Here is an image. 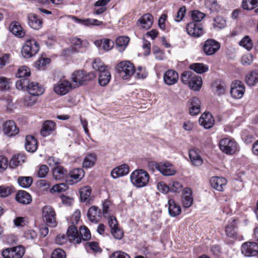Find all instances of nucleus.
Here are the masks:
<instances>
[{"label":"nucleus","mask_w":258,"mask_h":258,"mask_svg":"<svg viewBox=\"0 0 258 258\" xmlns=\"http://www.w3.org/2000/svg\"><path fill=\"white\" fill-rule=\"evenodd\" d=\"M169 190L174 192H179L183 187L182 184L178 181H172L169 184Z\"/></svg>","instance_id":"obj_49"},{"label":"nucleus","mask_w":258,"mask_h":258,"mask_svg":"<svg viewBox=\"0 0 258 258\" xmlns=\"http://www.w3.org/2000/svg\"><path fill=\"white\" fill-rule=\"evenodd\" d=\"M8 160L3 156H0V172H4L8 167Z\"/></svg>","instance_id":"obj_63"},{"label":"nucleus","mask_w":258,"mask_h":258,"mask_svg":"<svg viewBox=\"0 0 258 258\" xmlns=\"http://www.w3.org/2000/svg\"><path fill=\"white\" fill-rule=\"evenodd\" d=\"M12 193L11 188L6 185L0 186V197L5 198Z\"/></svg>","instance_id":"obj_58"},{"label":"nucleus","mask_w":258,"mask_h":258,"mask_svg":"<svg viewBox=\"0 0 258 258\" xmlns=\"http://www.w3.org/2000/svg\"><path fill=\"white\" fill-rule=\"evenodd\" d=\"M96 161V156L94 154H88L84 159L83 167L89 168L93 166Z\"/></svg>","instance_id":"obj_37"},{"label":"nucleus","mask_w":258,"mask_h":258,"mask_svg":"<svg viewBox=\"0 0 258 258\" xmlns=\"http://www.w3.org/2000/svg\"><path fill=\"white\" fill-rule=\"evenodd\" d=\"M241 253L245 256H253L258 253V244L254 242H246L242 244Z\"/></svg>","instance_id":"obj_13"},{"label":"nucleus","mask_w":258,"mask_h":258,"mask_svg":"<svg viewBox=\"0 0 258 258\" xmlns=\"http://www.w3.org/2000/svg\"><path fill=\"white\" fill-rule=\"evenodd\" d=\"M50 61V60L49 58L41 57L36 61V66L38 69H40L47 64H49Z\"/></svg>","instance_id":"obj_62"},{"label":"nucleus","mask_w":258,"mask_h":258,"mask_svg":"<svg viewBox=\"0 0 258 258\" xmlns=\"http://www.w3.org/2000/svg\"><path fill=\"white\" fill-rule=\"evenodd\" d=\"M67 235L69 240L72 243L78 244L81 242V238L77 227L74 225L69 227L67 230Z\"/></svg>","instance_id":"obj_19"},{"label":"nucleus","mask_w":258,"mask_h":258,"mask_svg":"<svg viewBox=\"0 0 258 258\" xmlns=\"http://www.w3.org/2000/svg\"><path fill=\"white\" fill-rule=\"evenodd\" d=\"M199 124L206 129L211 128L215 123V119L211 113H203L199 118Z\"/></svg>","instance_id":"obj_16"},{"label":"nucleus","mask_w":258,"mask_h":258,"mask_svg":"<svg viewBox=\"0 0 258 258\" xmlns=\"http://www.w3.org/2000/svg\"><path fill=\"white\" fill-rule=\"evenodd\" d=\"M153 17L151 14L147 13L143 15L137 21V24L142 28L148 29L152 26Z\"/></svg>","instance_id":"obj_21"},{"label":"nucleus","mask_w":258,"mask_h":258,"mask_svg":"<svg viewBox=\"0 0 258 258\" xmlns=\"http://www.w3.org/2000/svg\"><path fill=\"white\" fill-rule=\"evenodd\" d=\"M3 130L4 134L9 137L14 136L18 134L19 130L13 120H7L3 124Z\"/></svg>","instance_id":"obj_17"},{"label":"nucleus","mask_w":258,"mask_h":258,"mask_svg":"<svg viewBox=\"0 0 258 258\" xmlns=\"http://www.w3.org/2000/svg\"><path fill=\"white\" fill-rule=\"evenodd\" d=\"M149 166L154 167L164 176L173 175L176 172L175 168L169 162H151Z\"/></svg>","instance_id":"obj_7"},{"label":"nucleus","mask_w":258,"mask_h":258,"mask_svg":"<svg viewBox=\"0 0 258 258\" xmlns=\"http://www.w3.org/2000/svg\"><path fill=\"white\" fill-rule=\"evenodd\" d=\"M32 178L30 177H20L18 179L19 185L22 187L27 188L32 183Z\"/></svg>","instance_id":"obj_48"},{"label":"nucleus","mask_w":258,"mask_h":258,"mask_svg":"<svg viewBox=\"0 0 258 258\" xmlns=\"http://www.w3.org/2000/svg\"><path fill=\"white\" fill-rule=\"evenodd\" d=\"M95 77L94 73H87L82 70H77L72 74V80L76 85L80 86L91 81Z\"/></svg>","instance_id":"obj_4"},{"label":"nucleus","mask_w":258,"mask_h":258,"mask_svg":"<svg viewBox=\"0 0 258 258\" xmlns=\"http://www.w3.org/2000/svg\"><path fill=\"white\" fill-rule=\"evenodd\" d=\"M72 20L78 23H80L83 24L85 26H90V25H96L99 26L102 24V22L98 21L97 19H79L77 18L75 16L72 17Z\"/></svg>","instance_id":"obj_33"},{"label":"nucleus","mask_w":258,"mask_h":258,"mask_svg":"<svg viewBox=\"0 0 258 258\" xmlns=\"http://www.w3.org/2000/svg\"><path fill=\"white\" fill-rule=\"evenodd\" d=\"M211 186L218 191H223L227 183V180L222 177H212L210 179Z\"/></svg>","instance_id":"obj_24"},{"label":"nucleus","mask_w":258,"mask_h":258,"mask_svg":"<svg viewBox=\"0 0 258 258\" xmlns=\"http://www.w3.org/2000/svg\"><path fill=\"white\" fill-rule=\"evenodd\" d=\"M101 215L100 210L97 207L92 206L88 210L87 216L89 220L94 223H97Z\"/></svg>","instance_id":"obj_28"},{"label":"nucleus","mask_w":258,"mask_h":258,"mask_svg":"<svg viewBox=\"0 0 258 258\" xmlns=\"http://www.w3.org/2000/svg\"><path fill=\"white\" fill-rule=\"evenodd\" d=\"M51 258H66V254L63 249L56 248L52 252Z\"/></svg>","instance_id":"obj_56"},{"label":"nucleus","mask_w":258,"mask_h":258,"mask_svg":"<svg viewBox=\"0 0 258 258\" xmlns=\"http://www.w3.org/2000/svg\"><path fill=\"white\" fill-rule=\"evenodd\" d=\"M245 87L243 83L240 81L233 82L231 86L230 93L233 98H241L245 92Z\"/></svg>","instance_id":"obj_12"},{"label":"nucleus","mask_w":258,"mask_h":258,"mask_svg":"<svg viewBox=\"0 0 258 258\" xmlns=\"http://www.w3.org/2000/svg\"><path fill=\"white\" fill-rule=\"evenodd\" d=\"M220 149L226 154H232L237 150V144L235 141L229 139L225 138L219 142Z\"/></svg>","instance_id":"obj_10"},{"label":"nucleus","mask_w":258,"mask_h":258,"mask_svg":"<svg viewBox=\"0 0 258 258\" xmlns=\"http://www.w3.org/2000/svg\"><path fill=\"white\" fill-rule=\"evenodd\" d=\"M94 43L98 48L102 47V49L106 51L110 50L113 46V42L108 39L96 40Z\"/></svg>","instance_id":"obj_30"},{"label":"nucleus","mask_w":258,"mask_h":258,"mask_svg":"<svg viewBox=\"0 0 258 258\" xmlns=\"http://www.w3.org/2000/svg\"><path fill=\"white\" fill-rule=\"evenodd\" d=\"M239 45L247 50H250L253 46V43L251 40L250 39L248 36H245L239 42Z\"/></svg>","instance_id":"obj_50"},{"label":"nucleus","mask_w":258,"mask_h":258,"mask_svg":"<svg viewBox=\"0 0 258 258\" xmlns=\"http://www.w3.org/2000/svg\"><path fill=\"white\" fill-rule=\"evenodd\" d=\"M109 258H130V256L126 253L121 251H117L112 253Z\"/></svg>","instance_id":"obj_64"},{"label":"nucleus","mask_w":258,"mask_h":258,"mask_svg":"<svg viewBox=\"0 0 258 258\" xmlns=\"http://www.w3.org/2000/svg\"><path fill=\"white\" fill-rule=\"evenodd\" d=\"M28 24L34 29L38 30L41 28L42 21L34 14H30L28 16Z\"/></svg>","instance_id":"obj_26"},{"label":"nucleus","mask_w":258,"mask_h":258,"mask_svg":"<svg viewBox=\"0 0 258 258\" xmlns=\"http://www.w3.org/2000/svg\"><path fill=\"white\" fill-rule=\"evenodd\" d=\"M220 47V44L214 39H208L205 41L203 50L207 55L214 54Z\"/></svg>","instance_id":"obj_11"},{"label":"nucleus","mask_w":258,"mask_h":258,"mask_svg":"<svg viewBox=\"0 0 258 258\" xmlns=\"http://www.w3.org/2000/svg\"><path fill=\"white\" fill-rule=\"evenodd\" d=\"M111 233L113 236L117 239H121L123 235V232L118 226L111 229Z\"/></svg>","instance_id":"obj_55"},{"label":"nucleus","mask_w":258,"mask_h":258,"mask_svg":"<svg viewBox=\"0 0 258 258\" xmlns=\"http://www.w3.org/2000/svg\"><path fill=\"white\" fill-rule=\"evenodd\" d=\"M149 178L150 176L148 172L142 169L135 170L130 176L131 182L138 188L146 186L149 182Z\"/></svg>","instance_id":"obj_3"},{"label":"nucleus","mask_w":258,"mask_h":258,"mask_svg":"<svg viewBox=\"0 0 258 258\" xmlns=\"http://www.w3.org/2000/svg\"><path fill=\"white\" fill-rule=\"evenodd\" d=\"M226 25L225 20L221 17H217L214 19L213 26L215 28L221 29L224 28Z\"/></svg>","instance_id":"obj_52"},{"label":"nucleus","mask_w":258,"mask_h":258,"mask_svg":"<svg viewBox=\"0 0 258 258\" xmlns=\"http://www.w3.org/2000/svg\"><path fill=\"white\" fill-rule=\"evenodd\" d=\"M25 148L29 152H34L37 149V142L36 139L32 136H27L26 137Z\"/></svg>","instance_id":"obj_31"},{"label":"nucleus","mask_w":258,"mask_h":258,"mask_svg":"<svg viewBox=\"0 0 258 258\" xmlns=\"http://www.w3.org/2000/svg\"><path fill=\"white\" fill-rule=\"evenodd\" d=\"M30 74V70L28 67L22 66L18 70L16 75L19 78L27 79L26 77H29Z\"/></svg>","instance_id":"obj_44"},{"label":"nucleus","mask_w":258,"mask_h":258,"mask_svg":"<svg viewBox=\"0 0 258 258\" xmlns=\"http://www.w3.org/2000/svg\"><path fill=\"white\" fill-rule=\"evenodd\" d=\"M111 78V74L108 69H106L99 73L98 77V83L101 86L107 85L109 82Z\"/></svg>","instance_id":"obj_36"},{"label":"nucleus","mask_w":258,"mask_h":258,"mask_svg":"<svg viewBox=\"0 0 258 258\" xmlns=\"http://www.w3.org/2000/svg\"><path fill=\"white\" fill-rule=\"evenodd\" d=\"M66 174L67 171L60 166H56L54 168L52 172L53 176L56 180L63 178Z\"/></svg>","instance_id":"obj_40"},{"label":"nucleus","mask_w":258,"mask_h":258,"mask_svg":"<svg viewBox=\"0 0 258 258\" xmlns=\"http://www.w3.org/2000/svg\"><path fill=\"white\" fill-rule=\"evenodd\" d=\"M25 253V248L19 245L6 248L2 252L4 258H22Z\"/></svg>","instance_id":"obj_9"},{"label":"nucleus","mask_w":258,"mask_h":258,"mask_svg":"<svg viewBox=\"0 0 258 258\" xmlns=\"http://www.w3.org/2000/svg\"><path fill=\"white\" fill-rule=\"evenodd\" d=\"M193 203V197L192 196V190L189 187L184 189L182 198V204L184 208L190 207Z\"/></svg>","instance_id":"obj_22"},{"label":"nucleus","mask_w":258,"mask_h":258,"mask_svg":"<svg viewBox=\"0 0 258 258\" xmlns=\"http://www.w3.org/2000/svg\"><path fill=\"white\" fill-rule=\"evenodd\" d=\"M181 80L195 91H199L202 86V78L190 71L184 72L181 75Z\"/></svg>","instance_id":"obj_2"},{"label":"nucleus","mask_w":258,"mask_h":258,"mask_svg":"<svg viewBox=\"0 0 258 258\" xmlns=\"http://www.w3.org/2000/svg\"><path fill=\"white\" fill-rule=\"evenodd\" d=\"M55 123L51 120L45 121L41 130V135L43 137L49 136L55 130Z\"/></svg>","instance_id":"obj_27"},{"label":"nucleus","mask_w":258,"mask_h":258,"mask_svg":"<svg viewBox=\"0 0 258 258\" xmlns=\"http://www.w3.org/2000/svg\"><path fill=\"white\" fill-rule=\"evenodd\" d=\"M68 188V185L66 183L57 184L53 186L50 189V191L52 192H62L66 191Z\"/></svg>","instance_id":"obj_54"},{"label":"nucleus","mask_w":258,"mask_h":258,"mask_svg":"<svg viewBox=\"0 0 258 258\" xmlns=\"http://www.w3.org/2000/svg\"><path fill=\"white\" fill-rule=\"evenodd\" d=\"M117 70L123 80H128L135 73L134 66L128 61H123L117 66Z\"/></svg>","instance_id":"obj_6"},{"label":"nucleus","mask_w":258,"mask_h":258,"mask_svg":"<svg viewBox=\"0 0 258 258\" xmlns=\"http://www.w3.org/2000/svg\"><path fill=\"white\" fill-rule=\"evenodd\" d=\"M92 68L99 73L107 69V67L99 58H96L94 60L92 63Z\"/></svg>","instance_id":"obj_42"},{"label":"nucleus","mask_w":258,"mask_h":258,"mask_svg":"<svg viewBox=\"0 0 258 258\" xmlns=\"http://www.w3.org/2000/svg\"><path fill=\"white\" fill-rule=\"evenodd\" d=\"M16 88L18 90H26L32 96H39L44 92V88L38 83L30 81L27 79H21L16 83Z\"/></svg>","instance_id":"obj_1"},{"label":"nucleus","mask_w":258,"mask_h":258,"mask_svg":"<svg viewBox=\"0 0 258 258\" xmlns=\"http://www.w3.org/2000/svg\"><path fill=\"white\" fill-rule=\"evenodd\" d=\"M225 232L229 238L235 239L236 238L237 232L235 230V226L233 224H229L225 228Z\"/></svg>","instance_id":"obj_47"},{"label":"nucleus","mask_w":258,"mask_h":258,"mask_svg":"<svg viewBox=\"0 0 258 258\" xmlns=\"http://www.w3.org/2000/svg\"><path fill=\"white\" fill-rule=\"evenodd\" d=\"M128 172V165L126 164H124L114 168L111 171V175L112 178L116 179L127 174Z\"/></svg>","instance_id":"obj_23"},{"label":"nucleus","mask_w":258,"mask_h":258,"mask_svg":"<svg viewBox=\"0 0 258 258\" xmlns=\"http://www.w3.org/2000/svg\"><path fill=\"white\" fill-rule=\"evenodd\" d=\"M43 220L50 227H55L57 225L56 214L54 209L50 206H45L42 209Z\"/></svg>","instance_id":"obj_8"},{"label":"nucleus","mask_w":258,"mask_h":258,"mask_svg":"<svg viewBox=\"0 0 258 258\" xmlns=\"http://www.w3.org/2000/svg\"><path fill=\"white\" fill-rule=\"evenodd\" d=\"M241 62L243 65H249L253 62V56L250 53L243 55L241 58Z\"/></svg>","instance_id":"obj_57"},{"label":"nucleus","mask_w":258,"mask_h":258,"mask_svg":"<svg viewBox=\"0 0 258 258\" xmlns=\"http://www.w3.org/2000/svg\"><path fill=\"white\" fill-rule=\"evenodd\" d=\"M70 176L74 179L79 181L84 176V171L81 168L74 169L70 172Z\"/></svg>","instance_id":"obj_45"},{"label":"nucleus","mask_w":258,"mask_h":258,"mask_svg":"<svg viewBox=\"0 0 258 258\" xmlns=\"http://www.w3.org/2000/svg\"><path fill=\"white\" fill-rule=\"evenodd\" d=\"M10 31L18 37H22L25 35V32L18 22H12L9 27Z\"/></svg>","instance_id":"obj_35"},{"label":"nucleus","mask_w":258,"mask_h":258,"mask_svg":"<svg viewBox=\"0 0 258 258\" xmlns=\"http://www.w3.org/2000/svg\"><path fill=\"white\" fill-rule=\"evenodd\" d=\"M168 212L171 217L177 216L181 213V209L180 206L173 199H168Z\"/></svg>","instance_id":"obj_25"},{"label":"nucleus","mask_w":258,"mask_h":258,"mask_svg":"<svg viewBox=\"0 0 258 258\" xmlns=\"http://www.w3.org/2000/svg\"><path fill=\"white\" fill-rule=\"evenodd\" d=\"M189 113L190 115L196 116L201 112V102L200 100L196 97L191 98L189 101Z\"/></svg>","instance_id":"obj_18"},{"label":"nucleus","mask_w":258,"mask_h":258,"mask_svg":"<svg viewBox=\"0 0 258 258\" xmlns=\"http://www.w3.org/2000/svg\"><path fill=\"white\" fill-rule=\"evenodd\" d=\"M258 5V0H243L242 7L243 9L251 10Z\"/></svg>","instance_id":"obj_43"},{"label":"nucleus","mask_w":258,"mask_h":258,"mask_svg":"<svg viewBox=\"0 0 258 258\" xmlns=\"http://www.w3.org/2000/svg\"><path fill=\"white\" fill-rule=\"evenodd\" d=\"M48 171L49 169L46 165H41L37 172L38 177L40 178L45 177L48 173Z\"/></svg>","instance_id":"obj_59"},{"label":"nucleus","mask_w":258,"mask_h":258,"mask_svg":"<svg viewBox=\"0 0 258 258\" xmlns=\"http://www.w3.org/2000/svg\"><path fill=\"white\" fill-rule=\"evenodd\" d=\"M39 50V45L34 39H28L23 46L21 53L25 58H30L35 55Z\"/></svg>","instance_id":"obj_5"},{"label":"nucleus","mask_w":258,"mask_h":258,"mask_svg":"<svg viewBox=\"0 0 258 258\" xmlns=\"http://www.w3.org/2000/svg\"><path fill=\"white\" fill-rule=\"evenodd\" d=\"M206 16L204 13L199 11L195 10L191 12V17L194 22H199L201 21Z\"/></svg>","instance_id":"obj_53"},{"label":"nucleus","mask_w":258,"mask_h":258,"mask_svg":"<svg viewBox=\"0 0 258 258\" xmlns=\"http://www.w3.org/2000/svg\"><path fill=\"white\" fill-rule=\"evenodd\" d=\"M188 154L192 165L196 167H199L203 164V159L196 150L194 149L190 150Z\"/></svg>","instance_id":"obj_29"},{"label":"nucleus","mask_w":258,"mask_h":258,"mask_svg":"<svg viewBox=\"0 0 258 258\" xmlns=\"http://www.w3.org/2000/svg\"><path fill=\"white\" fill-rule=\"evenodd\" d=\"M72 85L67 80H61L59 81L54 86L53 90L55 93L59 95H64L71 90Z\"/></svg>","instance_id":"obj_15"},{"label":"nucleus","mask_w":258,"mask_h":258,"mask_svg":"<svg viewBox=\"0 0 258 258\" xmlns=\"http://www.w3.org/2000/svg\"><path fill=\"white\" fill-rule=\"evenodd\" d=\"M26 157L23 154H18L14 156L10 162V167L11 168H15L21 163L24 162Z\"/></svg>","instance_id":"obj_38"},{"label":"nucleus","mask_w":258,"mask_h":258,"mask_svg":"<svg viewBox=\"0 0 258 258\" xmlns=\"http://www.w3.org/2000/svg\"><path fill=\"white\" fill-rule=\"evenodd\" d=\"M130 39L126 36L118 37L116 40V44L120 51H123L127 45Z\"/></svg>","instance_id":"obj_41"},{"label":"nucleus","mask_w":258,"mask_h":258,"mask_svg":"<svg viewBox=\"0 0 258 258\" xmlns=\"http://www.w3.org/2000/svg\"><path fill=\"white\" fill-rule=\"evenodd\" d=\"M178 74L172 70L166 71L163 76L165 83L168 85H172L176 83L178 80Z\"/></svg>","instance_id":"obj_20"},{"label":"nucleus","mask_w":258,"mask_h":258,"mask_svg":"<svg viewBox=\"0 0 258 258\" xmlns=\"http://www.w3.org/2000/svg\"><path fill=\"white\" fill-rule=\"evenodd\" d=\"M186 30L189 35L194 37H200L204 34V30L201 24L191 22L186 25Z\"/></svg>","instance_id":"obj_14"},{"label":"nucleus","mask_w":258,"mask_h":258,"mask_svg":"<svg viewBox=\"0 0 258 258\" xmlns=\"http://www.w3.org/2000/svg\"><path fill=\"white\" fill-rule=\"evenodd\" d=\"M91 188L90 186H85L80 189V198L82 202H85L90 197Z\"/></svg>","instance_id":"obj_46"},{"label":"nucleus","mask_w":258,"mask_h":258,"mask_svg":"<svg viewBox=\"0 0 258 258\" xmlns=\"http://www.w3.org/2000/svg\"><path fill=\"white\" fill-rule=\"evenodd\" d=\"M186 11V7L185 6L181 7L178 11L177 15L175 19V21L178 22H180L184 18Z\"/></svg>","instance_id":"obj_61"},{"label":"nucleus","mask_w":258,"mask_h":258,"mask_svg":"<svg viewBox=\"0 0 258 258\" xmlns=\"http://www.w3.org/2000/svg\"><path fill=\"white\" fill-rule=\"evenodd\" d=\"M190 69L198 74H202L208 71V67L203 63H195L190 66Z\"/></svg>","instance_id":"obj_39"},{"label":"nucleus","mask_w":258,"mask_h":258,"mask_svg":"<svg viewBox=\"0 0 258 258\" xmlns=\"http://www.w3.org/2000/svg\"><path fill=\"white\" fill-rule=\"evenodd\" d=\"M158 190L163 194H166L169 191V185H167L165 182L161 181L157 184Z\"/></svg>","instance_id":"obj_60"},{"label":"nucleus","mask_w":258,"mask_h":258,"mask_svg":"<svg viewBox=\"0 0 258 258\" xmlns=\"http://www.w3.org/2000/svg\"><path fill=\"white\" fill-rule=\"evenodd\" d=\"M79 234L81 240H88L91 238L90 232L88 228L85 226L80 228Z\"/></svg>","instance_id":"obj_51"},{"label":"nucleus","mask_w":258,"mask_h":258,"mask_svg":"<svg viewBox=\"0 0 258 258\" xmlns=\"http://www.w3.org/2000/svg\"><path fill=\"white\" fill-rule=\"evenodd\" d=\"M16 199L23 204H28L32 201L31 195L24 190L19 191L16 195Z\"/></svg>","instance_id":"obj_32"},{"label":"nucleus","mask_w":258,"mask_h":258,"mask_svg":"<svg viewBox=\"0 0 258 258\" xmlns=\"http://www.w3.org/2000/svg\"><path fill=\"white\" fill-rule=\"evenodd\" d=\"M245 81L248 86L255 85L258 82V71H252L247 74L245 76Z\"/></svg>","instance_id":"obj_34"}]
</instances>
